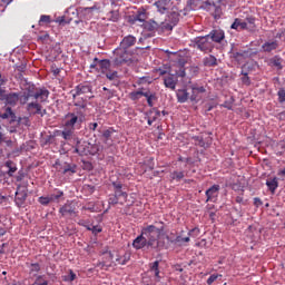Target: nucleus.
I'll return each instance as SVG.
<instances>
[{
  "instance_id": "nucleus-1",
  "label": "nucleus",
  "mask_w": 285,
  "mask_h": 285,
  "mask_svg": "<svg viewBox=\"0 0 285 285\" xmlns=\"http://www.w3.org/2000/svg\"><path fill=\"white\" fill-rule=\"evenodd\" d=\"M50 91L46 88H37L35 85L28 83L26 88L20 92L7 94L4 99L7 106H26L31 99H39V101H48Z\"/></svg>"
},
{
  "instance_id": "nucleus-27",
  "label": "nucleus",
  "mask_w": 285,
  "mask_h": 285,
  "mask_svg": "<svg viewBox=\"0 0 285 285\" xmlns=\"http://www.w3.org/2000/svg\"><path fill=\"white\" fill-rule=\"evenodd\" d=\"M144 29L147 30L148 32H155L157 28H159V23H157L155 20H149L144 22Z\"/></svg>"
},
{
  "instance_id": "nucleus-8",
  "label": "nucleus",
  "mask_w": 285,
  "mask_h": 285,
  "mask_svg": "<svg viewBox=\"0 0 285 285\" xmlns=\"http://www.w3.org/2000/svg\"><path fill=\"white\" fill-rule=\"evenodd\" d=\"M59 213L61 217H72L77 215V204L75 202H67L62 207H60Z\"/></svg>"
},
{
  "instance_id": "nucleus-53",
  "label": "nucleus",
  "mask_w": 285,
  "mask_h": 285,
  "mask_svg": "<svg viewBox=\"0 0 285 285\" xmlns=\"http://www.w3.org/2000/svg\"><path fill=\"white\" fill-rule=\"evenodd\" d=\"M156 72H159L160 77H165V75H170V68H158Z\"/></svg>"
},
{
  "instance_id": "nucleus-61",
  "label": "nucleus",
  "mask_w": 285,
  "mask_h": 285,
  "mask_svg": "<svg viewBox=\"0 0 285 285\" xmlns=\"http://www.w3.org/2000/svg\"><path fill=\"white\" fill-rule=\"evenodd\" d=\"M110 14H111V18H110L111 21H119V11H111Z\"/></svg>"
},
{
  "instance_id": "nucleus-12",
  "label": "nucleus",
  "mask_w": 285,
  "mask_h": 285,
  "mask_svg": "<svg viewBox=\"0 0 285 285\" xmlns=\"http://www.w3.org/2000/svg\"><path fill=\"white\" fill-rule=\"evenodd\" d=\"M207 36H209L212 43H222L226 39V33L222 29H214Z\"/></svg>"
},
{
  "instance_id": "nucleus-43",
  "label": "nucleus",
  "mask_w": 285,
  "mask_h": 285,
  "mask_svg": "<svg viewBox=\"0 0 285 285\" xmlns=\"http://www.w3.org/2000/svg\"><path fill=\"white\" fill-rule=\"evenodd\" d=\"M61 197H63V191L58 190L57 194H51L49 199H51V202H58V199H61Z\"/></svg>"
},
{
  "instance_id": "nucleus-22",
  "label": "nucleus",
  "mask_w": 285,
  "mask_h": 285,
  "mask_svg": "<svg viewBox=\"0 0 285 285\" xmlns=\"http://www.w3.org/2000/svg\"><path fill=\"white\" fill-rule=\"evenodd\" d=\"M60 170H61L62 175H75V173H77V165H71V164L65 163L60 167Z\"/></svg>"
},
{
  "instance_id": "nucleus-58",
  "label": "nucleus",
  "mask_w": 285,
  "mask_h": 285,
  "mask_svg": "<svg viewBox=\"0 0 285 285\" xmlns=\"http://www.w3.org/2000/svg\"><path fill=\"white\" fill-rule=\"evenodd\" d=\"M155 99H157V97L155 96V94H151L150 97L147 98V104L149 106V108H153V106H155L153 104V101H155Z\"/></svg>"
},
{
  "instance_id": "nucleus-9",
  "label": "nucleus",
  "mask_w": 285,
  "mask_h": 285,
  "mask_svg": "<svg viewBox=\"0 0 285 285\" xmlns=\"http://www.w3.org/2000/svg\"><path fill=\"white\" fill-rule=\"evenodd\" d=\"M79 10L86 19H92L95 14H99V12H101V7L100 4H94L92 7H80Z\"/></svg>"
},
{
  "instance_id": "nucleus-23",
  "label": "nucleus",
  "mask_w": 285,
  "mask_h": 285,
  "mask_svg": "<svg viewBox=\"0 0 285 285\" xmlns=\"http://www.w3.org/2000/svg\"><path fill=\"white\" fill-rule=\"evenodd\" d=\"M95 61H98V68H99L100 72H102V75H105L106 72H108L110 70V60H108V59L99 60V59L95 58Z\"/></svg>"
},
{
  "instance_id": "nucleus-28",
  "label": "nucleus",
  "mask_w": 285,
  "mask_h": 285,
  "mask_svg": "<svg viewBox=\"0 0 285 285\" xmlns=\"http://www.w3.org/2000/svg\"><path fill=\"white\" fill-rule=\"evenodd\" d=\"M176 97L179 104H186V101H188V91L186 89H179Z\"/></svg>"
},
{
  "instance_id": "nucleus-59",
  "label": "nucleus",
  "mask_w": 285,
  "mask_h": 285,
  "mask_svg": "<svg viewBox=\"0 0 285 285\" xmlns=\"http://www.w3.org/2000/svg\"><path fill=\"white\" fill-rule=\"evenodd\" d=\"M101 227L99 225H96V226H91V233L94 235H99V233H101Z\"/></svg>"
},
{
  "instance_id": "nucleus-40",
  "label": "nucleus",
  "mask_w": 285,
  "mask_h": 285,
  "mask_svg": "<svg viewBox=\"0 0 285 285\" xmlns=\"http://www.w3.org/2000/svg\"><path fill=\"white\" fill-rule=\"evenodd\" d=\"M197 146H200V148H208V142L204 141V138L197 136L194 138Z\"/></svg>"
},
{
  "instance_id": "nucleus-44",
  "label": "nucleus",
  "mask_w": 285,
  "mask_h": 285,
  "mask_svg": "<svg viewBox=\"0 0 285 285\" xmlns=\"http://www.w3.org/2000/svg\"><path fill=\"white\" fill-rule=\"evenodd\" d=\"M175 77H186V68H184V66H180L178 70H176V72L174 73Z\"/></svg>"
},
{
  "instance_id": "nucleus-29",
  "label": "nucleus",
  "mask_w": 285,
  "mask_h": 285,
  "mask_svg": "<svg viewBox=\"0 0 285 285\" xmlns=\"http://www.w3.org/2000/svg\"><path fill=\"white\" fill-rule=\"evenodd\" d=\"M204 66H207L208 68H215V66H217V58L213 55H209L208 57L204 58Z\"/></svg>"
},
{
  "instance_id": "nucleus-38",
  "label": "nucleus",
  "mask_w": 285,
  "mask_h": 285,
  "mask_svg": "<svg viewBox=\"0 0 285 285\" xmlns=\"http://www.w3.org/2000/svg\"><path fill=\"white\" fill-rule=\"evenodd\" d=\"M38 202L41 204V206H48V204L52 202V198H50V196H40Z\"/></svg>"
},
{
  "instance_id": "nucleus-4",
  "label": "nucleus",
  "mask_w": 285,
  "mask_h": 285,
  "mask_svg": "<svg viewBox=\"0 0 285 285\" xmlns=\"http://www.w3.org/2000/svg\"><path fill=\"white\" fill-rule=\"evenodd\" d=\"M40 102V104H39ZM43 101L39 99L31 98L24 106L28 115L35 116V115H40V117H45L47 115L46 109H43V106H41Z\"/></svg>"
},
{
  "instance_id": "nucleus-17",
  "label": "nucleus",
  "mask_w": 285,
  "mask_h": 285,
  "mask_svg": "<svg viewBox=\"0 0 285 285\" xmlns=\"http://www.w3.org/2000/svg\"><path fill=\"white\" fill-rule=\"evenodd\" d=\"M135 43H137V38L132 35H128L122 38L119 46L120 48H125V50H130Z\"/></svg>"
},
{
  "instance_id": "nucleus-25",
  "label": "nucleus",
  "mask_w": 285,
  "mask_h": 285,
  "mask_svg": "<svg viewBox=\"0 0 285 285\" xmlns=\"http://www.w3.org/2000/svg\"><path fill=\"white\" fill-rule=\"evenodd\" d=\"M266 186L271 193H275L277 188L279 187V183L277 181V177L269 178L266 180Z\"/></svg>"
},
{
  "instance_id": "nucleus-62",
  "label": "nucleus",
  "mask_w": 285,
  "mask_h": 285,
  "mask_svg": "<svg viewBox=\"0 0 285 285\" xmlns=\"http://www.w3.org/2000/svg\"><path fill=\"white\" fill-rule=\"evenodd\" d=\"M39 23H50V16H41Z\"/></svg>"
},
{
  "instance_id": "nucleus-64",
  "label": "nucleus",
  "mask_w": 285,
  "mask_h": 285,
  "mask_svg": "<svg viewBox=\"0 0 285 285\" xmlns=\"http://www.w3.org/2000/svg\"><path fill=\"white\" fill-rule=\"evenodd\" d=\"M245 22H247L249 26H255V17H247Z\"/></svg>"
},
{
  "instance_id": "nucleus-37",
  "label": "nucleus",
  "mask_w": 285,
  "mask_h": 285,
  "mask_svg": "<svg viewBox=\"0 0 285 285\" xmlns=\"http://www.w3.org/2000/svg\"><path fill=\"white\" fill-rule=\"evenodd\" d=\"M73 106H76V108H79V115H83V111L81 110H86V108H88V102H86V100H78L73 104Z\"/></svg>"
},
{
  "instance_id": "nucleus-46",
  "label": "nucleus",
  "mask_w": 285,
  "mask_h": 285,
  "mask_svg": "<svg viewBox=\"0 0 285 285\" xmlns=\"http://www.w3.org/2000/svg\"><path fill=\"white\" fill-rule=\"evenodd\" d=\"M200 233L202 230L199 229V227H195L188 232V237H199Z\"/></svg>"
},
{
  "instance_id": "nucleus-63",
  "label": "nucleus",
  "mask_w": 285,
  "mask_h": 285,
  "mask_svg": "<svg viewBox=\"0 0 285 285\" xmlns=\"http://www.w3.org/2000/svg\"><path fill=\"white\" fill-rule=\"evenodd\" d=\"M220 106H222V108H227V110H233V102L232 101H225Z\"/></svg>"
},
{
  "instance_id": "nucleus-2",
  "label": "nucleus",
  "mask_w": 285,
  "mask_h": 285,
  "mask_svg": "<svg viewBox=\"0 0 285 285\" xmlns=\"http://www.w3.org/2000/svg\"><path fill=\"white\" fill-rule=\"evenodd\" d=\"M164 226L157 227L155 225H148L141 229V234L145 238H147L148 248H151V250H156V253L163 250L165 246L164 242L159 240V237L161 233H164Z\"/></svg>"
},
{
  "instance_id": "nucleus-50",
  "label": "nucleus",
  "mask_w": 285,
  "mask_h": 285,
  "mask_svg": "<svg viewBox=\"0 0 285 285\" xmlns=\"http://www.w3.org/2000/svg\"><path fill=\"white\" fill-rule=\"evenodd\" d=\"M18 121H19L20 126H27V128H29V126H30V117L19 118Z\"/></svg>"
},
{
  "instance_id": "nucleus-5",
  "label": "nucleus",
  "mask_w": 285,
  "mask_h": 285,
  "mask_svg": "<svg viewBox=\"0 0 285 285\" xmlns=\"http://www.w3.org/2000/svg\"><path fill=\"white\" fill-rule=\"evenodd\" d=\"M195 48L197 50H200V52H213V49L215 48V43L210 40L209 36L205 37H198L195 39Z\"/></svg>"
},
{
  "instance_id": "nucleus-21",
  "label": "nucleus",
  "mask_w": 285,
  "mask_h": 285,
  "mask_svg": "<svg viewBox=\"0 0 285 285\" xmlns=\"http://www.w3.org/2000/svg\"><path fill=\"white\" fill-rule=\"evenodd\" d=\"M0 119H8L9 124H12L13 121H17V115L12 111V108L7 107L4 112L0 114Z\"/></svg>"
},
{
  "instance_id": "nucleus-31",
  "label": "nucleus",
  "mask_w": 285,
  "mask_h": 285,
  "mask_svg": "<svg viewBox=\"0 0 285 285\" xmlns=\"http://www.w3.org/2000/svg\"><path fill=\"white\" fill-rule=\"evenodd\" d=\"M262 49L264 50V52H273V50H277V41L265 42L262 46Z\"/></svg>"
},
{
  "instance_id": "nucleus-36",
  "label": "nucleus",
  "mask_w": 285,
  "mask_h": 285,
  "mask_svg": "<svg viewBox=\"0 0 285 285\" xmlns=\"http://www.w3.org/2000/svg\"><path fill=\"white\" fill-rule=\"evenodd\" d=\"M149 268H150L151 273L155 274V277H157L159 279V261H155L154 263H151L149 265Z\"/></svg>"
},
{
  "instance_id": "nucleus-7",
  "label": "nucleus",
  "mask_w": 285,
  "mask_h": 285,
  "mask_svg": "<svg viewBox=\"0 0 285 285\" xmlns=\"http://www.w3.org/2000/svg\"><path fill=\"white\" fill-rule=\"evenodd\" d=\"M26 199H28V188L18 186L14 198L16 206H18V208H23Z\"/></svg>"
},
{
  "instance_id": "nucleus-18",
  "label": "nucleus",
  "mask_w": 285,
  "mask_h": 285,
  "mask_svg": "<svg viewBox=\"0 0 285 285\" xmlns=\"http://www.w3.org/2000/svg\"><path fill=\"white\" fill-rule=\"evenodd\" d=\"M166 239L170 244H175L176 246H188V243L190 242V236L183 237L181 235L176 236V238H170V236H166Z\"/></svg>"
},
{
  "instance_id": "nucleus-14",
  "label": "nucleus",
  "mask_w": 285,
  "mask_h": 285,
  "mask_svg": "<svg viewBox=\"0 0 285 285\" xmlns=\"http://www.w3.org/2000/svg\"><path fill=\"white\" fill-rule=\"evenodd\" d=\"M163 80H164V86L166 88H169V90H175V88H177L178 78L177 76H175V73H168L163 78Z\"/></svg>"
},
{
  "instance_id": "nucleus-56",
  "label": "nucleus",
  "mask_w": 285,
  "mask_h": 285,
  "mask_svg": "<svg viewBox=\"0 0 285 285\" xmlns=\"http://www.w3.org/2000/svg\"><path fill=\"white\" fill-rule=\"evenodd\" d=\"M238 26H239V30H248V22L242 19H239Z\"/></svg>"
},
{
  "instance_id": "nucleus-47",
  "label": "nucleus",
  "mask_w": 285,
  "mask_h": 285,
  "mask_svg": "<svg viewBox=\"0 0 285 285\" xmlns=\"http://www.w3.org/2000/svg\"><path fill=\"white\" fill-rule=\"evenodd\" d=\"M82 210H89V213H97L95 208V203H88L86 206L82 207Z\"/></svg>"
},
{
  "instance_id": "nucleus-54",
  "label": "nucleus",
  "mask_w": 285,
  "mask_h": 285,
  "mask_svg": "<svg viewBox=\"0 0 285 285\" xmlns=\"http://www.w3.org/2000/svg\"><path fill=\"white\" fill-rule=\"evenodd\" d=\"M39 271H41V265H39V263L31 264V267H30L31 273H39Z\"/></svg>"
},
{
  "instance_id": "nucleus-11",
  "label": "nucleus",
  "mask_w": 285,
  "mask_h": 285,
  "mask_svg": "<svg viewBox=\"0 0 285 285\" xmlns=\"http://www.w3.org/2000/svg\"><path fill=\"white\" fill-rule=\"evenodd\" d=\"M222 187L219 185H213L209 187L206 191L205 195L207 197L206 203L212 202L215 203L217 202V198L219 197V190Z\"/></svg>"
},
{
  "instance_id": "nucleus-32",
  "label": "nucleus",
  "mask_w": 285,
  "mask_h": 285,
  "mask_svg": "<svg viewBox=\"0 0 285 285\" xmlns=\"http://www.w3.org/2000/svg\"><path fill=\"white\" fill-rule=\"evenodd\" d=\"M117 204L121 205V200H119L117 196H114L112 194H110L108 198V208L105 210V213H108V210H110V206H117Z\"/></svg>"
},
{
  "instance_id": "nucleus-26",
  "label": "nucleus",
  "mask_w": 285,
  "mask_h": 285,
  "mask_svg": "<svg viewBox=\"0 0 285 285\" xmlns=\"http://www.w3.org/2000/svg\"><path fill=\"white\" fill-rule=\"evenodd\" d=\"M6 168H8L7 175L12 177L17 173V164L12 160H7L4 163Z\"/></svg>"
},
{
  "instance_id": "nucleus-13",
  "label": "nucleus",
  "mask_w": 285,
  "mask_h": 285,
  "mask_svg": "<svg viewBox=\"0 0 285 285\" xmlns=\"http://www.w3.org/2000/svg\"><path fill=\"white\" fill-rule=\"evenodd\" d=\"M88 92H92V87L90 85H78L72 91V99H77L80 95H88Z\"/></svg>"
},
{
  "instance_id": "nucleus-3",
  "label": "nucleus",
  "mask_w": 285,
  "mask_h": 285,
  "mask_svg": "<svg viewBox=\"0 0 285 285\" xmlns=\"http://www.w3.org/2000/svg\"><path fill=\"white\" fill-rule=\"evenodd\" d=\"M132 61H135L132 58V51L120 46L114 50V62L116 66H121L122 63H132Z\"/></svg>"
},
{
  "instance_id": "nucleus-15",
  "label": "nucleus",
  "mask_w": 285,
  "mask_h": 285,
  "mask_svg": "<svg viewBox=\"0 0 285 285\" xmlns=\"http://www.w3.org/2000/svg\"><path fill=\"white\" fill-rule=\"evenodd\" d=\"M154 6L159 14H166L170 10V0H158Z\"/></svg>"
},
{
  "instance_id": "nucleus-34",
  "label": "nucleus",
  "mask_w": 285,
  "mask_h": 285,
  "mask_svg": "<svg viewBox=\"0 0 285 285\" xmlns=\"http://www.w3.org/2000/svg\"><path fill=\"white\" fill-rule=\"evenodd\" d=\"M116 262L118 264H120V266H126V264H128V262H130V254L125 253L124 256H118L116 258Z\"/></svg>"
},
{
  "instance_id": "nucleus-60",
  "label": "nucleus",
  "mask_w": 285,
  "mask_h": 285,
  "mask_svg": "<svg viewBox=\"0 0 285 285\" xmlns=\"http://www.w3.org/2000/svg\"><path fill=\"white\" fill-rule=\"evenodd\" d=\"M232 30H239V18H236L230 26Z\"/></svg>"
},
{
  "instance_id": "nucleus-55",
  "label": "nucleus",
  "mask_w": 285,
  "mask_h": 285,
  "mask_svg": "<svg viewBox=\"0 0 285 285\" xmlns=\"http://www.w3.org/2000/svg\"><path fill=\"white\" fill-rule=\"evenodd\" d=\"M114 186V191H119V193H124V190H121V188H124V185L121 183H112Z\"/></svg>"
},
{
  "instance_id": "nucleus-6",
  "label": "nucleus",
  "mask_w": 285,
  "mask_h": 285,
  "mask_svg": "<svg viewBox=\"0 0 285 285\" xmlns=\"http://www.w3.org/2000/svg\"><path fill=\"white\" fill-rule=\"evenodd\" d=\"M203 8L207 10V12H210L214 19H222V7L219 4L207 0L203 3Z\"/></svg>"
},
{
  "instance_id": "nucleus-57",
  "label": "nucleus",
  "mask_w": 285,
  "mask_h": 285,
  "mask_svg": "<svg viewBox=\"0 0 285 285\" xmlns=\"http://www.w3.org/2000/svg\"><path fill=\"white\" fill-rule=\"evenodd\" d=\"M102 137L104 139H106V141H108V139H110V137H112V130L107 129L102 132Z\"/></svg>"
},
{
  "instance_id": "nucleus-35",
  "label": "nucleus",
  "mask_w": 285,
  "mask_h": 285,
  "mask_svg": "<svg viewBox=\"0 0 285 285\" xmlns=\"http://www.w3.org/2000/svg\"><path fill=\"white\" fill-rule=\"evenodd\" d=\"M149 115H154V119L151 117H148L147 119V124L148 126H153V124H155V121H157V117H159L161 114L159 110L157 109H153Z\"/></svg>"
},
{
  "instance_id": "nucleus-39",
  "label": "nucleus",
  "mask_w": 285,
  "mask_h": 285,
  "mask_svg": "<svg viewBox=\"0 0 285 285\" xmlns=\"http://www.w3.org/2000/svg\"><path fill=\"white\" fill-rule=\"evenodd\" d=\"M154 81H155V78L150 76H144L139 78L138 83H153Z\"/></svg>"
},
{
  "instance_id": "nucleus-30",
  "label": "nucleus",
  "mask_w": 285,
  "mask_h": 285,
  "mask_svg": "<svg viewBox=\"0 0 285 285\" xmlns=\"http://www.w3.org/2000/svg\"><path fill=\"white\" fill-rule=\"evenodd\" d=\"M169 177L171 181H180L181 179H184V177H186V175L184 171L174 170L170 173Z\"/></svg>"
},
{
  "instance_id": "nucleus-24",
  "label": "nucleus",
  "mask_w": 285,
  "mask_h": 285,
  "mask_svg": "<svg viewBox=\"0 0 285 285\" xmlns=\"http://www.w3.org/2000/svg\"><path fill=\"white\" fill-rule=\"evenodd\" d=\"M111 195L120 202V206H124L128 202V193L126 191H114Z\"/></svg>"
},
{
  "instance_id": "nucleus-51",
  "label": "nucleus",
  "mask_w": 285,
  "mask_h": 285,
  "mask_svg": "<svg viewBox=\"0 0 285 285\" xmlns=\"http://www.w3.org/2000/svg\"><path fill=\"white\" fill-rule=\"evenodd\" d=\"M107 79H109V81H115V79H117V71H107L105 72Z\"/></svg>"
},
{
  "instance_id": "nucleus-20",
  "label": "nucleus",
  "mask_w": 285,
  "mask_h": 285,
  "mask_svg": "<svg viewBox=\"0 0 285 285\" xmlns=\"http://www.w3.org/2000/svg\"><path fill=\"white\" fill-rule=\"evenodd\" d=\"M204 92H206V88H204V86H193L190 101H199Z\"/></svg>"
},
{
  "instance_id": "nucleus-45",
  "label": "nucleus",
  "mask_w": 285,
  "mask_h": 285,
  "mask_svg": "<svg viewBox=\"0 0 285 285\" xmlns=\"http://www.w3.org/2000/svg\"><path fill=\"white\" fill-rule=\"evenodd\" d=\"M277 97H278V102L279 104H285V89L281 88L277 92Z\"/></svg>"
},
{
  "instance_id": "nucleus-41",
  "label": "nucleus",
  "mask_w": 285,
  "mask_h": 285,
  "mask_svg": "<svg viewBox=\"0 0 285 285\" xmlns=\"http://www.w3.org/2000/svg\"><path fill=\"white\" fill-rule=\"evenodd\" d=\"M31 285H48V281L45 279L42 275H39Z\"/></svg>"
},
{
  "instance_id": "nucleus-49",
  "label": "nucleus",
  "mask_w": 285,
  "mask_h": 285,
  "mask_svg": "<svg viewBox=\"0 0 285 285\" xmlns=\"http://www.w3.org/2000/svg\"><path fill=\"white\" fill-rule=\"evenodd\" d=\"M135 21H139L140 23H146V13L139 12L138 14H136Z\"/></svg>"
},
{
  "instance_id": "nucleus-16",
  "label": "nucleus",
  "mask_w": 285,
  "mask_h": 285,
  "mask_svg": "<svg viewBox=\"0 0 285 285\" xmlns=\"http://www.w3.org/2000/svg\"><path fill=\"white\" fill-rule=\"evenodd\" d=\"M132 247L136 250H141V248H150L148 247V239L144 237L142 234H140L138 237H136L132 242Z\"/></svg>"
},
{
  "instance_id": "nucleus-33",
  "label": "nucleus",
  "mask_w": 285,
  "mask_h": 285,
  "mask_svg": "<svg viewBox=\"0 0 285 285\" xmlns=\"http://www.w3.org/2000/svg\"><path fill=\"white\" fill-rule=\"evenodd\" d=\"M72 129H65L62 131H58V135L65 139V141H70L72 139Z\"/></svg>"
},
{
  "instance_id": "nucleus-10",
  "label": "nucleus",
  "mask_w": 285,
  "mask_h": 285,
  "mask_svg": "<svg viewBox=\"0 0 285 285\" xmlns=\"http://www.w3.org/2000/svg\"><path fill=\"white\" fill-rule=\"evenodd\" d=\"M75 153H77L81 157L92 155V153L90 151V142L77 140Z\"/></svg>"
},
{
  "instance_id": "nucleus-42",
  "label": "nucleus",
  "mask_w": 285,
  "mask_h": 285,
  "mask_svg": "<svg viewBox=\"0 0 285 285\" xmlns=\"http://www.w3.org/2000/svg\"><path fill=\"white\" fill-rule=\"evenodd\" d=\"M129 99H131V101H137L141 99V91H131L129 94Z\"/></svg>"
},
{
  "instance_id": "nucleus-52",
  "label": "nucleus",
  "mask_w": 285,
  "mask_h": 285,
  "mask_svg": "<svg viewBox=\"0 0 285 285\" xmlns=\"http://www.w3.org/2000/svg\"><path fill=\"white\" fill-rule=\"evenodd\" d=\"M243 78L242 81L245 86H250V78L248 77V72L242 71Z\"/></svg>"
},
{
  "instance_id": "nucleus-19",
  "label": "nucleus",
  "mask_w": 285,
  "mask_h": 285,
  "mask_svg": "<svg viewBox=\"0 0 285 285\" xmlns=\"http://www.w3.org/2000/svg\"><path fill=\"white\" fill-rule=\"evenodd\" d=\"M66 122L65 126L67 128H75V126H77V124H81V118H79V116H76L75 112H69L66 116Z\"/></svg>"
},
{
  "instance_id": "nucleus-48",
  "label": "nucleus",
  "mask_w": 285,
  "mask_h": 285,
  "mask_svg": "<svg viewBox=\"0 0 285 285\" xmlns=\"http://www.w3.org/2000/svg\"><path fill=\"white\" fill-rule=\"evenodd\" d=\"M219 277H222V275H219V274H213V275H210V276L208 277V279H207V284H208V285H213L214 282H217V279H219Z\"/></svg>"
}]
</instances>
